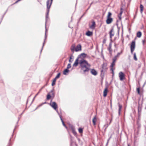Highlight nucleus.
Masks as SVG:
<instances>
[{"label":"nucleus","instance_id":"56","mask_svg":"<svg viewBox=\"0 0 146 146\" xmlns=\"http://www.w3.org/2000/svg\"><path fill=\"white\" fill-rule=\"evenodd\" d=\"M18 120L17 121V124L18 123V122H19V119H20V117H18Z\"/></svg>","mask_w":146,"mask_h":146},{"label":"nucleus","instance_id":"20","mask_svg":"<svg viewBox=\"0 0 146 146\" xmlns=\"http://www.w3.org/2000/svg\"><path fill=\"white\" fill-rule=\"evenodd\" d=\"M69 71V69L67 68L65 69L63 71V74L64 75H67V74L68 73Z\"/></svg>","mask_w":146,"mask_h":146},{"label":"nucleus","instance_id":"51","mask_svg":"<svg viewBox=\"0 0 146 146\" xmlns=\"http://www.w3.org/2000/svg\"><path fill=\"white\" fill-rule=\"evenodd\" d=\"M25 110H24L23 112L19 115V117H20V118L21 117V115L23 114V113L24 112Z\"/></svg>","mask_w":146,"mask_h":146},{"label":"nucleus","instance_id":"48","mask_svg":"<svg viewBox=\"0 0 146 146\" xmlns=\"http://www.w3.org/2000/svg\"><path fill=\"white\" fill-rule=\"evenodd\" d=\"M73 143V141L72 139H71L70 142V146H72V144Z\"/></svg>","mask_w":146,"mask_h":146},{"label":"nucleus","instance_id":"42","mask_svg":"<svg viewBox=\"0 0 146 146\" xmlns=\"http://www.w3.org/2000/svg\"><path fill=\"white\" fill-rule=\"evenodd\" d=\"M111 122V121H110V123L109 124H107L105 125H104V126H106V128H107L108 127L109 125H110V123Z\"/></svg>","mask_w":146,"mask_h":146},{"label":"nucleus","instance_id":"43","mask_svg":"<svg viewBox=\"0 0 146 146\" xmlns=\"http://www.w3.org/2000/svg\"><path fill=\"white\" fill-rule=\"evenodd\" d=\"M62 125H63L66 128V129H67V127L66 125L64 123V122H62Z\"/></svg>","mask_w":146,"mask_h":146},{"label":"nucleus","instance_id":"30","mask_svg":"<svg viewBox=\"0 0 146 146\" xmlns=\"http://www.w3.org/2000/svg\"><path fill=\"white\" fill-rule=\"evenodd\" d=\"M79 132L80 133H83V129L82 128H79L78 129Z\"/></svg>","mask_w":146,"mask_h":146},{"label":"nucleus","instance_id":"11","mask_svg":"<svg viewBox=\"0 0 146 146\" xmlns=\"http://www.w3.org/2000/svg\"><path fill=\"white\" fill-rule=\"evenodd\" d=\"M113 21V19L111 17H107L106 22L107 24H109L111 23Z\"/></svg>","mask_w":146,"mask_h":146},{"label":"nucleus","instance_id":"22","mask_svg":"<svg viewBox=\"0 0 146 146\" xmlns=\"http://www.w3.org/2000/svg\"><path fill=\"white\" fill-rule=\"evenodd\" d=\"M41 90H42V88L40 89L39 91L36 94L35 96L34 97V98H33V100L32 101V102H31V104H30V106L31 104H32L33 103V101H34V100H35V97L38 94L40 93V91H41Z\"/></svg>","mask_w":146,"mask_h":146},{"label":"nucleus","instance_id":"27","mask_svg":"<svg viewBox=\"0 0 146 146\" xmlns=\"http://www.w3.org/2000/svg\"><path fill=\"white\" fill-rule=\"evenodd\" d=\"M122 8H121V9L120 13H119V15L118 16L120 20H121V15L123 13V11L122 10Z\"/></svg>","mask_w":146,"mask_h":146},{"label":"nucleus","instance_id":"47","mask_svg":"<svg viewBox=\"0 0 146 146\" xmlns=\"http://www.w3.org/2000/svg\"><path fill=\"white\" fill-rule=\"evenodd\" d=\"M120 54H121V53L119 52L115 56H116L117 57H119Z\"/></svg>","mask_w":146,"mask_h":146},{"label":"nucleus","instance_id":"21","mask_svg":"<svg viewBox=\"0 0 146 146\" xmlns=\"http://www.w3.org/2000/svg\"><path fill=\"white\" fill-rule=\"evenodd\" d=\"M50 98L52 99V96L50 94V92H49L46 95V100H49Z\"/></svg>","mask_w":146,"mask_h":146},{"label":"nucleus","instance_id":"53","mask_svg":"<svg viewBox=\"0 0 146 146\" xmlns=\"http://www.w3.org/2000/svg\"><path fill=\"white\" fill-rule=\"evenodd\" d=\"M54 89H53L52 90H51L50 91V93H53V92H54Z\"/></svg>","mask_w":146,"mask_h":146},{"label":"nucleus","instance_id":"25","mask_svg":"<svg viewBox=\"0 0 146 146\" xmlns=\"http://www.w3.org/2000/svg\"><path fill=\"white\" fill-rule=\"evenodd\" d=\"M96 116L94 117L92 120V122L94 125H96Z\"/></svg>","mask_w":146,"mask_h":146},{"label":"nucleus","instance_id":"37","mask_svg":"<svg viewBox=\"0 0 146 146\" xmlns=\"http://www.w3.org/2000/svg\"><path fill=\"white\" fill-rule=\"evenodd\" d=\"M108 49L109 51V53L110 54H111L112 52L111 48L108 47Z\"/></svg>","mask_w":146,"mask_h":146},{"label":"nucleus","instance_id":"41","mask_svg":"<svg viewBox=\"0 0 146 146\" xmlns=\"http://www.w3.org/2000/svg\"><path fill=\"white\" fill-rule=\"evenodd\" d=\"M86 12L84 13L83 14V15L81 17L79 18V21H80V20L81 19H82V18L85 15V14H86Z\"/></svg>","mask_w":146,"mask_h":146},{"label":"nucleus","instance_id":"59","mask_svg":"<svg viewBox=\"0 0 146 146\" xmlns=\"http://www.w3.org/2000/svg\"><path fill=\"white\" fill-rule=\"evenodd\" d=\"M110 139L109 138L108 139V140H107V142H109V141L110 140Z\"/></svg>","mask_w":146,"mask_h":146},{"label":"nucleus","instance_id":"1","mask_svg":"<svg viewBox=\"0 0 146 146\" xmlns=\"http://www.w3.org/2000/svg\"><path fill=\"white\" fill-rule=\"evenodd\" d=\"M80 64L81 67V69L83 70L84 72L88 71L89 69L86 66L90 67V65L88 63L86 60L84 58H81L80 60Z\"/></svg>","mask_w":146,"mask_h":146},{"label":"nucleus","instance_id":"26","mask_svg":"<svg viewBox=\"0 0 146 146\" xmlns=\"http://www.w3.org/2000/svg\"><path fill=\"white\" fill-rule=\"evenodd\" d=\"M140 11L141 13H142L143 12V5L141 4L140 5Z\"/></svg>","mask_w":146,"mask_h":146},{"label":"nucleus","instance_id":"9","mask_svg":"<svg viewBox=\"0 0 146 146\" xmlns=\"http://www.w3.org/2000/svg\"><path fill=\"white\" fill-rule=\"evenodd\" d=\"M17 127H18V125H15V128L13 130V133H14L15 129ZM13 134L12 135H11V137L10 138V139L9 140V142L8 143V145H7V146H12V143H11V138H12V137L13 136Z\"/></svg>","mask_w":146,"mask_h":146},{"label":"nucleus","instance_id":"28","mask_svg":"<svg viewBox=\"0 0 146 146\" xmlns=\"http://www.w3.org/2000/svg\"><path fill=\"white\" fill-rule=\"evenodd\" d=\"M56 78H54L53 80V81L52 83V86H54L56 82Z\"/></svg>","mask_w":146,"mask_h":146},{"label":"nucleus","instance_id":"46","mask_svg":"<svg viewBox=\"0 0 146 146\" xmlns=\"http://www.w3.org/2000/svg\"><path fill=\"white\" fill-rule=\"evenodd\" d=\"M112 42V41H110V42L109 44V47H111V42Z\"/></svg>","mask_w":146,"mask_h":146},{"label":"nucleus","instance_id":"64","mask_svg":"<svg viewBox=\"0 0 146 146\" xmlns=\"http://www.w3.org/2000/svg\"><path fill=\"white\" fill-rule=\"evenodd\" d=\"M38 108V106L35 109L34 111L36 110V109H37Z\"/></svg>","mask_w":146,"mask_h":146},{"label":"nucleus","instance_id":"45","mask_svg":"<svg viewBox=\"0 0 146 146\" xmlns=\"http://www.w3.org/2000/svg\"><path fill=\"white\" fill-rule=\"evenodd\" d=\"M92 3L90 5V6L86 10V12H87V11L90 8L91 5H92Z\"/></svg>","mask_w":146,"mask_h":146},{"label":"nucleus","instance_id":"50","mask_svg":"<svg viewBox=\"0 0 146 146\" xmlns=\"http://www.w3.org/2000/svg\"><path fill=\"white\" fill-rule=\"evenodd\" d=\"M73 56L72 54H71L70 56V57L69 59L72 60V57Z\"/></svg>","mask_w":146,"mask_h":146},{"label":"nucleus","instance_id":"14","mask_svg":"<svg viewBox=\"0 0 146 146\" xmlns=\"http://www.w3.org/2000/svg\"><path fill=\"white\" fill-rule=\"evenodd\" d=\"M82 46L81 44H79L75 48V51L78 52L81 50Z\"/></svg>","mask_w":146,"mask_h":146},{"label":"nucleus","instance_id":"18","mask_svg":"<svg viewBox=\"0 0 146 146\" xmlns=\"http://www.w3.org/2000/svg\"><path fill=\"white\" fill-rule=\"evenodd\" d=\"M72 131V133L74 134V135L76 136H77V133L76 131H75L74 128L73 127V126H72L70 127Z\"/></svg>","mask_w":146,"mask_h":146},{"label":"nucleus","instance_id":"5","mask_svg":"<svg viewBox=\"0 0 146 146\" xmlns=\"http://www.w3.org/2000/svg\"><path fill=\"white\" fill-rule=\"evenodd\" d=\"M52 3H51V1L50 0H47L46 2V6H47V9H46V17L49 15V13L50 11V9Z\"/></svg>","mask_w":146,"mask_h":146},{"label":"nucleus","instance_id":"54","mask_svg":"<svg viewBox=\"0 0 146 146\" xmlns=\"http://www.w3.org/2000/svg\"><path fill=\"white\" fill-rule=\"evenodd\" d=\"M73 61V60H70V59H69V62H70V63L71 64L72 61Z\"/></svg>","mask_w":146,"mask_h":146},{"label":"nucleus","instance_id":"29","mask_svg":"<svg viewBox=\"0 0 146 146\" xmlns=\"http://www.w3.org/2000/svg\"><path fill=\"white\" fill-rule=\"evenodd\" d=\"M60 75L61 73L60 72H59L57 74V75L55 78H56V79L60 77Z\"/></svg>","mask_w":146,"mask_h":146},{"label":"nucleus","instance_id":"62","mask_svg":"<svg viewBox=\"0 0 146 146\" xmlns=\"http://www.w3.org/2000/svg\"><path fill=\"white\" fill-rule=\"evenodd\" d=\"M116 25L117 26V27H118V23H116Z\"/></svg>","mask_w":146,"mask_h":146},{"label":"nucleus","instance_id":"58","mask_svg":"<svg viewBox=\"0 0 146 146\" xmlns=\"http://www.w3.org/2000/svg\"><path fill=\"white\" fill-rule=\"evenodd\" d=\"M7 9L6 10V11L4 13V14H3V15H4V16L5 15V14H6V12H7Z\"/></svg>","mask_w":146,"mask_h":146},{"label":"nucleus","instance_id":"16","mask_svg":"<svg viewBox=\"0 0 146 146\" xmlns=\"http://www.w3.org/2000/svg\"><path fill=\"white\" fill-rule=\"evenodd\" d=\"M108 88L107 86L106 87V88L104 90L103 92V96L104 97H106L108 94Z\"/></svg>","mask_w":146,"mask_h":146},{"label":"nucleus","instance_id":"38","mask_svg":"<svg viewBox=\"0 0 146 146\" xmlns=\"http://www.w3.org/2000/svg\"><path fill=\"white\" fill-rule=\"evenodd\" d=\"M52 100H53V99L54 98L55 96V93L54 92H53L52 94Z\"/></svg>","mask_w":146,"mask_h":146},{"label":"nucleus","instance_id":"7","mask_svg":"<svg viewBox=\"0 0 146 146\" xmlns=\"http://www.w3.org/2000/svg\"><path fill=\"white\" fill-rule=\"evenodd\" d=\"M115 62L112 61V62L110 66V70L111 71V73L112 74V76H113L114 75V69L113 68V67L115 65Z\"/></svg>","mask_w":146,"mask_h":146},{"label":"nucleus","instance_id":"2","mask_svg":"<svg viewBox=\"0 0 146 146\" xmlns=\"http://www.w3.org/2000/svg\"><path fill=\"white\" fill-rule=\"evenodd\" d=\"M48 15L47 17H46V19H45V38H44V42L43 43V45H42V49L40 50V54L41 53V52H42V51L43 49V47L44 45V44L45 43V40L46 39V38H47V35H46V32H47V31H48L47 29H46V23H47V20H48Z\"/></svg>","mask_w":146,"mask_h":146},{"label":"nucleus","instance_id":"57","mask_svg":"<svg viewBox=\"0 0 146 146\" xmlns=\"http://www.w3.org/2000/svg\"><path fill=\"white\" fill-rule=\"evenodd\" d=\"M42 103L43 104H43H47L48 103L47 102H43Z\"/></svg>","mask_w":146,"mask_h":146},{"label":"nucleus","instance_id":"49","mask_svg":"<svg viewBox=\"0 0 146 146\" xmlns=\"http://www.w3.org/2000/svg\"><path fill=\"white\" fill-rule=\"evenodd\" d=\"M43 104L42 103H41V104H40L38 106V108H39L42 105H43Z\"/></svg>","mask_w":146,"mask_h":146},{"label":"nucleus","instance_id":"34","mask_svg":"<svg viewBox=\"0 0 146 146\" xmlns=\"http://www.w3.org/2000/svg\"><path fill=\"white\" fill-rule=\"evenodd\" d=\"M133 59H134L136 61H137V58L136 57V53H135L133 54Z\"/></svg>","mask_w":146,"mask_h":146},{"label":"nucleus","instance_id":"6","mask_svg":"<svg viewBox=\"0 0 146 146\" xmlns=\"http://www.w3.org/2000/svg\"><path fill=\"white\" fill-rule=\"evenodd\" d=\"M135 41L134 40L132 41L130 46V49L131 53L132 54L133 52L134 51L135 48Z\"/></svg>","mask_w":146,"mask_h":146},{"label":"nucleus","instance_id":"13","mask_svg":"<svg viewBox=\"0 0 146 146\" xmlns=\"http://www.w3.org/2000/svg\"><path fill=\"white\" fill-rule=\"evenodd\" d=\"M79 58H78V57H77V58L76 59L74 63V64H73V66H75V67H76L77 66L78 64H80V61L79 62Z\"/></svg>","mask_w":146,"mask_h":146},{"label":"nucleus","instance_id":"35","mask_svg":"<svg viewBox=\"0 0 146 146\" xmlns=\"http://www.w3.org/2000/svg\"><path fill=\"white\" fill-rule=\"evenodd\" d=\"M58 114V115L60 118V119H61V120L62 121V122H64V121H63V119H62V116L59 113V112H58V113H57Z\"/></svg>","mask_w":146,"mask_h":146},{"label":"nucleus","instance_id":"39","mask_svg":"<svg viewBox=\"0 0 146 146\" xmlns=\"http://www.w3.org/2000/svg\"><path fill=\"white\" fill-rule=\"evenodd\" d=\"M71 67V64L70 63L68 64L67 66V68H66L68 69H69Z\"/></svg>","mask_w":146,"mask_h":146},{"label":"nucleus","instance_id":"52","mask_svg":"<svg viewBox=\"0 0 146 146\" xmlns=\"http://www.w3.org/2000/svg\"><path fill=\"white\" fill-rule=\"evenodd\" d=\"M4 17V15H3V16H2V17L1 19V21H0V23H1V22H2V20H3V18Z\"/></svg>","mask_w":146,"mask_h":146},{"label":"nucleus","instance_id":"61","mask_svg":"<svg viewBox=\"0 0 146 146\" xmlns=\"http://www.w3.org/2000/svg\"><path fill=\"white\" fill-rule=\"evenodd\" d=\"M108 142H107L106 143V146H107L108 145Z\"/></svg>","mask_w":146,"mask_h":146},{"label":"nucleus","instance_id":"55","mask_svg":"<svg viewBox=\"0 0 146 146\" xmlns=\"http://www.w3.org/2000/svg\"><path fill=\"white\" fill-rule=\"evenodd\" d=\"M145 40H142V42L143 44H144L145 43Z\"/></svg>","mask_w":146,"mask_h":146},{"label":"nucleus","instance_id":"12","mask_svg":"<svg viewBox=\"0 0 146 146\" xmlns=\"http://www.w3.org/2000/svg\"><path fill=\"white\" fill-rule=\"evenodd\" d=\"M88 55L87 54L83 53H82L79 55L78 56V57L79 58H81V57H82L83 58H84L87 57Z\"/></svg>","mask_w":146,"mask_h":146},{"label":"nucleus","instance_id":"44","mask_svg":"<svg viewBox=\"0 0 146 146\" xmlns=\"http://www.w3.org/2000/svg\"><path fill=\"white\" fill-rule=\"evenodd\" d=\"M106 38H104V39L103 41V44H105L106 42Z\"/></svg>","mask_w":146,"mask_h":146},{"label":"nucleus","instance_id":"3","mask_svg":"<svg viewBox=\"0 0 146 146\" xmlns=\"http://www.w3.org/2000/svg\"><path fill=\"white\" fill-rule=\"evenodd\" d=\"M102 68L101 71V76L102 79H103L104 76V72L106 71L107 69L106 64L103 63L102 65Z\"/></svg>","mask_w":146,"mask_h":146},{"label":"nucleus","instance_id":"40","mask_svg":"<svg viewBox=\"0 0 146 146\" xmlns=\"http://www.w3.org/2000/svg\"><path fill=\"white\" fill-rule=\"evenodd\" d=\"M117 60V57L115 56L113 58L112 61L116 62V60Z\"/></svg>","mask_w":146,"mask_h":146},{"label":"nucleus","instance_id":"32","mask_svg":"<svg viewBox=\"0 0 146 146\" xmlns=\"http://www.w3.org/2000/svg\"><path fill=\"white\" fill-rule=\"evenodd\" d=\"M119 114L120 113V111L121 110L122 108V106L121 105H120V104H119Z\"/></svg>","mask_w":146,"mask_h":146},{"label":"nucleus","instance_id":"36","mask_svg":"<svg viewBox=\"0 0 146 146\" xmlns=\"http://www.w3.org/2000/svg\"><path fill=\"white\" fill-rule=\"evenodd\" d=\"M112 15V13L111 12H109L108 13V15L107 16V17H111V16Z\"/></svg>","mask_w":146,"mask_h":146},{"label":"nucleus","instance_id":"23","mask_svg":"<svg viewBox=\"0 0 146 146\" xmlns=\"http://www.w3.org/2000/svg\"><path fill=\"white\" fill-rule=\"evenodd\" d=\"M75 46L74 45H72L70 48V49L72 52H73V53H74V51H75Z\"/></svg>","mask_w":146,"mask_h":146},{"label":"nucleus","instance_id":"4","mask_svg":"<svg viewBox=\"0 0 146 146\" xmlns=\"http://www.w3.org/2000/svg\"><path fill=\"white\" fill-rule=\"evenodd\" d=\"M52 100H51L50 103L49 104L55 110L57 113L59 112L58 110V106L57 103L55 102H52Z\"/></svg>","mask_w":146,"mask_h":146},{"label":"nucleus","instance_id":"8","mask_svg":"<svg viewBox=\"0 0 146 146\" xmlns=\"http://www.w3.org/2000/svg\"><path fill=\"white\" fill-rule=\"evenodd\" d=\"M119 76L121 81L123 80L125 78V74L122 72H121L119 73Z\"/></svg>","mask_w":146,"mask_h":146},{"label":"nucleus","instance_id":"60","mask_svg":"<svg viewBox=\"0 0 146 146\" xmlns=\"http://www.w3.org/2000/svg\"><path fill=\"white\" fill-rule=\"evenodd\" d=\"M28 100H29V98L27 99V102H26V105L28 103Z\"/></svg>","mask_w":146,"mask_h":146},{"label":"nucleus","instance_id":"17","mask_svg":"<svg viewBox=\"0 0 146 146\" xmlns=\"http://www.w3.org/2000/svg\"><path fill=\"white\" fill-rule=\"evenodd\" d=\"M96 25V24L95 21H93L92 22V25L89 27L92 29H94Z\"/></svg>","mask_w":146,"mask_h":146},{"label":"nucleus","instance_id":"31","mask_svg":"<svg viewBox=\"0 0 146 146\" xmlns=\"http://www.w3.org/2000/svg\"><path fill=\"white\" fill-rule=\"evenodd\" d=\"M141 109L139 108V105L138 108V111L139 115H140V113H141Z\"/></svg>","mask_w":146,"mask_h":146},{"label":"nucleus","instance_id":"24","mask_svg":"<svg viewBox=\"0 0 146 146\" xmlns=\"http://www.w3.org/2000/svg\"><path fill=\"white\" fill-rule=\"evenodd\" d=\"M142 35V33L141 31H138L137 33V36L138 38L141 37Z\"/></svg>","mask_w":146,"mask_h":146},{"label":"nucleus","instance_id":"33","mask_svg":"<svg viewBox=\"0 0 146 146\" xmlns=\"http://www.w3.org/2000/svg\"><path fill=\"white\" fill-rule=\"evenodd\" d=\"M136 90H137V92L138 93V94H140V88L139 87L137 88Z\"/></svg>","mask_w":146,"mask_h":146},{"label":"nucleus","instance_id":"19","mask_svg":"<svg viewBox=\"0 0 146 146\" xmlns=\"http://www.w3.org/2000/svg\"><path fill=\"white\" fill-rule=\"evenodd\" d=\"M92 35L93 32L89 31H87L86 33V35L88 36H92Z\"/></svg>","mask_w":146,"mask_h":146},{"label":"nucleus","instance_id":"63","mask_svg":"<svg viewBox=\"0 0 146 146\" xmlns=\"http://www.w3.org/2000/svg\"><path fill=\"white\" fill-rule=\"evenodd\" d=\"M122 52H123L122 50H121V52H119V53H121V54H122Z\"/></svg>","mask_w":146,"mask_h":146},{"label":"nucleus","instance_id":"15","mask_svg":"<svg viewBox=\"0 0 146 146\" xmlns=\"http://www.w3.org/2000/svg\"><path fill=\"white\" fill-rule=\"evenodd\" d=\"M90 72L91 74L94 76H96L97 74V71L94 69H92L91 70Z\"/></svg>","mask_w":146,"mask_h":146},{"label":"nucleus","instance_id":"10","mask_svg":"<svg viewBox=\"0 0 146 146\" xmlns=\"http://www.w3.org/2000/svg\"><path fill=\"white\" fill-rule=\"evenodd\" d=\"M113 28L112 27L111 29H110V31L109 32V34L110 35V40L111 41H112V36H113L114 35V32L113 33Z\"/></svg>","mask_w":146,"mask_h":146}]
</instances>
